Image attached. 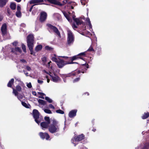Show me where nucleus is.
Returning a JSON list of instances; mask_svg holds the SVG:
<instances>
[{
    "mask_svg": "<svg viewBox=\"0 0 149 149\" xmlns=\"http://www.w3.org/2000/svg\"><path fill=\"white\" fill-rule=\"evenodd\" d=\"M66 19L69 22H71L72 21L71 19L70 18L69 16L68 17V18H67Z\"/></svg>",
    "mask_w": 149,
    "mask_h": 149,
    "instance_id": "338daca9",
    "label": "nucleus"
},
{
    "mask_svg": "<svg viewBox=\"0 0 149 149\" xmlns=\"http://www.w3.org/2000/svg\"><path fill=\"white\" fill-rule=\"evenodd\" d=\"M17 97L18 99L20 101L22 102L21 100L23 98V96L21 94H19V95H15Z\"/></svg>",
    "mask_w": 149,
    "mask_h": 149,
    "instance_id": "c756f323",
    "label": "nucleus"
},
{
    "mask_svg": "<svg viewBox=\"0 0 149 149\" xmlns=\"http://www.w3.org/2000/svg\"><path fill=\"white\" fill-rule=\"evenodd\" d=\"M26 38L27 45L30 52V54L35 56L36 52L33 50L34 47V36L32 34H29L28 36Z\"/></svg>",
    "mask_w": 149,
    "mask_h": 149,
    "instance_id": "f257e3e1",
    "label": "nucleus"
},
{
    "mask_svg": "<svg viewBox=\"0 0 149 149\" xmlns=\"http://www.w3.org/2000/svg\"><path fill=\"white\" fill-rule=\"evenodd\" d=\"M45 49L46 50L49 51H52L53 49L52 48L48 46H46L45 47Z\"/></svg>",
    "mask_w": 149,
    "mask_h": 149,
    "instance_id": "7c9ffc66",
    "label": "nucleus"
},
{
    "mask_svg": "<svg viewBox=\"0 0 149 149\" xmlns=\"http://www.w3.org/2000/svg\"><path fill=\"white\" fill-rule=\"evenodd\" d=\"M72 2H71V1H65L64 0L63 1V3H61L62 4V5L61 6H62L64 5V4H66V3L70 4Z\"/></svg>",
    "mask_w": 149,
    "mask_h": 149,
    "instance_id": "a19ab883",
    "label": "nucleus"
},
{
    "mask_svg": "<svg viewBox=\"0 0 149 149\" xmlns=\"http://www.w3.org/2000/svg\"><path fill=\"white\" fill-rule=\"evenodd\" d=\"M74 37L72 32L70 30L68 31L67 44L70 45L73 43L74 41Z\"/></svg>",
    "mask_w": 149,
    "mask_h": 149,
    "instance_id": "20e7f679",
    "label": "nucleus"
},
{
    "mask_svg": "<svg viewBox=\"0 0 149 149\" xmlns=\"http://www.w3.org/2000/svg\"><path fill=\"white\" fill-rule=\"evenodd\" d=\"M1 30L2 32V36H5L7 33V25L6 23L2 24L1 27Z\"/></svg>",
    "mask_w": 149,
    "mask_h": 149,
    "instance_id": "4468645a",
    "label": "nucleus"
},
{
    "mask_svg": "<svg viewBox=\"0 0 149 149\" xmlns=\"http://www.w3.org/2000/svg\"><path fill=\"white\" fill-rule=\"evenodd\" d=\"M45 120V122L50 124V118L48 116H45L44 117Z\"/></svg>",
    "mask_w": 149,
    "mask_h": 149,
    "instance_id": "cd10ccee",
    "label": "nucleus"
},
{
    "mask_svg": "<svg viewBox=\"0 0 149 149\" xmlns=\"http://www.w3.org/2000/svg\"><path fill=\"white\" fill-rule=\"evenodd\" d=\"M45 99L49 103H51L52 102V100L48 97H45Z\"/></svg>",
    "mask_w": 149,
    "mask_h": 149,
    "instance_id": "f704fd0d",
    "label": "nucleus"
},
{
    "mask_svg": "<svg viewBox=\"0 0 149 149\" xmlns=\"http://www.w3.org/2000/svg\"><path fill=\"white\" fill-rule=\"evenodd\" d=\"M72 27L73 28H77V26L75 25L74 23L72 25Z\"/></svg>",
    "mask_w": 149,
    "mask_h": 149,
    "instance_id": "e2e57ef3",
    "label": "nucleus"
},
{
    "mask_svg": "<svg viewBox=\"0 0 149 149\" xmlns=\"http://www.w3.org/2000/svg\"><path fill=\"white\" fill-rule=\"evenodd\" d=\"M39 113L38 111L36 109H33V115L35 122L38 124L40 123V121L38 120L39 118Z\"/></svg>",
    "mask_w": 149,
    "mask_h": 149,
    "instance_id": "0eeeda50",
    "label": "nucleus"
},
{
    "mask_svg": "<svg viewBox=\"0 0 149 149\" xmlns=\"http://www.w3.org/2000/svg\"><path fill=\"white\" fill-rule=\"evenodd\" d=\"M86 52L81 53L77 55L71 57L69 58L70 59L71 61H73L79 58L84 60L83 57H86Z\"/></svg>",
    "mask_w": 149,
    "mask_h": 149,
    "instance_id": "39448f33",
    "label": "nucleus"
},
{
    "mask_svg": "<svg viewBox=\"0 0 149 149\" xmlns=\"http://www.w3.org/2000/svg\"><path fill=\"white\" fill-rule=\"evenodd\" d=\"M47 26L53 30V31L59 37H61V35L60 32L58 29L55 26H54L50 24H47Z\"/></svg>",
    "mask_w": 149,
    "mask_h": 149,
    "instance_id": "1a4fd4ad",
    "label": "nucleus"
},
{
    "mask_svg": "<svg viewBox=\"0 0 149 149\" xmlns=\"http://www.w3.org/2000/svg\"><path fill=\"white\" fill-rule=\"evenodd\" d=\"M14 79H11L8 82L7 84V86L8 87L12 88H13L12 86V85L13 84Z\"/></svg>",
    "mask_w": 149,
    "mask_h": 149,
    "instance_id": "5701e85b",
    "label": "nucleus"
},
{
    "mask_svg": "<svg viewBox=\"0 0 149 149\" xmlns=\"http://www.w3.org/2000/svg\"><path fill=\"white\" fill-rule=\"evenodd\" d=\"M22 47L23 52H26V47L25 45L23 44H22Z\"/></svg>",
    "mask_w": 149,
    "mask_h": 149,
    "instance_id": "ea45409f",
    "label": "nucleus"
},
{
    "mask_svg": "<svg viewBox=\"0 0 149 149\" xmlns=\"http://www.w3.org/2000/svg\"><path fill=\"white\" fill-rule=\"evenodd\" d=\"M8 0H0V7L1 8L5 6Z\"/></svg>",
    "mask_w": 149,
    "mask_h": 149,
    "instance_id": "4be33fe9",
    "label": "nucleus"
},
{
    "mask_svg": "<svg viewBox=\"0 0 149 149\" xmlns=\"http://www.w3.org/2000/svg\"><path fill=\"white\" fill-rule=\"evenodd\" d=\"M42 48V46L41 45H37L35 48V50L36 52H38L41 50Z\"/></svg>",
    "mask_w": 149,
    "mask_h": 149,
    "instance_id": "aec40b11",
    "label": "nucleus"
},
{
    "mask_svg": "<svg viewBox=\"0 0 149 149\" xmlns=\"http://www.w3.org/2000/svg\"><path fill=\"white\" fill-rule=\"evenodd\" d=\"M18 44V42L17 41H15L14 42H13L12 43V44L13 45L16 46L17 45V44Z\"/></svg>",
    "mask_w": 149,
    "mask_h": 149,
    "instance_id": "5fc2aeb1",
    "label": "nucleus"
},
{
    "mask_svg": "<svg viewBox=\"0 0 149 149\" xmlns=\"http://www.w3.org/2000/svg\"><path fill=\"white\" fill-rule=\"evenodd\" d=\"M49 107L53 109H55V107H54V106L52 104H49Z\"/></svg>",
    "mask_w": 149,
    "mask_h": 149,
    "instance_id": "4d7b16f0",
    "label": "nucleus"
},
{
    "mask_svg": "<svg viewBox=\"0 0 149 149\" xmlns=\"http://www.w3.org/2000/svg\"><path fill=\"white\" fill-rule=\"evenodd\" d=\"M80 73V70H75L67 74H63L61 77L63 79L66 78L67 77L75 76L76 75Z\"/></svg>",
    "mask_w": 149,
    "mask_h": 149,
    "instance_id": "7ed1b4c3",
    "label": "nucleus"
},
{
    "mask_svg": "<svg viewBox=\"0 0 149 149\" xmlns=\"http://www.w3.org/2000/svg\"><path fill=\"white\" fill-rule=\"evenodd\" d=\"M17 11H21V8L19 6H17Z\"/></svg>",
    "mask_w": 149,
    "mask_h": 149,
    "instance_id": "13d9d810",
    "label": "nucleus"
},
{
    "mask_svg": "<svg viewBox=\"0 0 149 149\" xmlns=\"http://www.w3.org/2000/svg\"><path fill=\"white\" fill-rule=\"evenodd\" d=\"M43 0H31L30 1L29 3L31 4H36L42 3L43 2Z\"/></svg>",
    "mask_w": 149,
    "mask_h": 149,
    "instance_id": "6ab92c4d",
    "label": "nucleus"
},
{
    "mask_svg": "<svg viewBox=\"0 0 149 149\" xmlns=\"http://www.w3.org/2000/svg\"><path fill=\"white\" fill-rule=\"evenodd\" d=\"M27 87L29 88H31L32 87V85L31 83L27 84L26 85Z\"/></svg>",
    "mask_w": 149,
    "mask_h": 149,
    "instance_id": "864d4df0",
    "label": "nucleus"
},
{
    "mask_svg": "<svg viewBox=\"0 0 149 149\" xmlns=\"http://www.w3.org/2000/svg\"><path fill=\"white\" fill-rule=\"evenodd\" d=\"M47 14L46 12L44 11L41 12L40 14L39 21L41 22H43L45 21L47 19Z\"/></svg>",
    "mask_w": 149,
    "mask_h": 149,
    "instance_id": "9d476101",
    "label": "nucleus"
},
{
    "mask_svg": "<svg viewBox=\"0 0 149 149\" xmlns=\"http://www.w3.org/2000/svg\"><path fill=\"white\" fill-rule=\"evenodd\" d=\"M61 57L64 58L65 60H67L66 61H71V60L69 58H71V57H68V56H61Z\"/></svg>",
    "mask_w": 149,
    "mask_h": 149,
    "instance_id": "72a5a7b5",
    "label": "nucleus"
},
{
    "mask_svg": "<svg viewBox=\"0 0 149 149\" xmlns=\"http://www.w3.org/2000/svg\"><path fill=\"white\" fill-rule=\"evenodd\" d=\"M21 103L22 105L26 108H30L31 107V106L29 104H27L25 102L22 101Z\"/></svg>",
    "mask_w": 149,
    "mask_h": 149,
    "instance_id": "393cba45",
    "label": "nucleus"
},
{
    "mask_svg": "<svg viewBox=\"0 0 149 149\" xmlns=\"http://www.w3.org/2000/svg\"><path fill=\"white\" fill-rule=\"evenodd\" d=\"M44 112L48 114H51L52 113L51 111L49 109H45L44 110Z\"/></svg>",
    "mask_w": 149,
    "mask_h": 149,
    "instance_id": "e433bc0d",
    "label": "nucleus"
},
{
    "mask_svg": "<svg viewBox=\"0 0 149 149\" xmlns=\"http://www.w3.org/2000/svg\"><path fill=\"white\" fill-rule=\"evenodd\" d=\"M68 64H79L78 63L76 62H74L73 61H68Z\"/></svg>",
    "mask_w": 149,
    "mask_h": 149,
    "instance_id": "8fccbe9b",
    "label": "nucleus"
},
{
    "mask_svg": "<svg viewBox=\"0 0 149 149\" xmlns=\"http://www.w3.org/2000/svg\"><path fill=\"white\" fill-rule=\"evenodd\" d=\"M63 15L64 16L67 18H68V17L69 16V15L68 14H67L66 12L64 11L63 12Z\"/></svg>",
    "mask_w": 149,
    "mask_h": 149,
    "instance_id": "09e8293b",
    "label": "nucleus"
},
{
    "mask_svg": "<svg viewBox=\"0 0 149 149\" xmlns=\"http://www.w3.org/2000/svg\"><path fill=\"white\" fill-rule=\"evenodd\" d=\"M39 135L40 138L42 139H45L46 140H48L50 138L49 135L47 132H40L39 133Z\"/></svg>",
    "mask_w": 149,
    "mask_h": 149,
    "instance_id": "9b49d317",
    "label": "nucleus"
},
{
    "mask_svg": "<svg viewBox=\"0 0 149 149\" xmlns=\"http://www.w3.org/2000/svg\"><path fill=\"white\" fill-rule=\"evenodd\" d=\"M80 79V76L79 77L75 78L73 80V83H75L78 82L79 81Z\"/></svg>",
    "mask_w": 149,
    "mask_h": 149,
    "instance_id": "4c0bfd02",
    "label": "nucleus"
},
{
    "mask_svg": "<svg viewBox=\"0 0 149 149\" xmlns=\"http://www.w3.org/2000/svg\"><path fill=\"white\" fill-rule=\"evenodd\" d=\"M20 61L22 63H26V61L24 59H21Z\"/></svg>",
    "mask_w": 149,
    "mask_h": 149,
    "instance_id": "69168bd1",
    "label": "nucleus"
},
{
    "mask_svg": "<svg viewBox=\"0 0 149 149\" xmlns=\"http://www.w3.org/2000/svg\"><path fill=\"white\" fill-rule=\"evenodd\" d=\"M43 81L42 80H40L39 79H38V82L39 84H42L43 83Z\"/></svg>",
    "mask_w": 149,
    "mask_h": 149,
    "instance_id": "052dcab7",
    "label": "nucleus"
},
{
    "mask_svg": "<svg viewBox=\"0 0 149 149\" xmlns=\"http://www.w3.org/2000/svg\"><path fill=\"white\" fill-rule=\"evenodd\" d=\"M26 69L28 71H30L31 70V68L28 66H27L26 67Z\"/></svg>",
    "mask_w": 149,
    "mask_h": 149,
    "instance_id": "6e6d98bb",
    "label": "nucleus"
},
{
    "mask_svg": "<svg viewBox=\"0 0 149 149\" xmlns=\"http://www.w3.org/2000/svg\"><path fill=\"white\" fill-rule=\"evenodd\" d=\"M48 2L52 4H54L56 5H58L60 6L62 5L61 3L56 0H47Z\"/></svg>",
    "mask_w": 149,
    "mask_h": 149,
    "instance_id": "a211bd4d",
    "label": "nucleus"
},
{
    "mask_svg": "<svg viewBox=\"0 0 149 149\" xmlns=\"http://www.w3.org/2000/svg\"><path fill=\"white\" fill-rule=\"evenodd\" d=\"M49 75L52 78L51 79L53 82H57L59 81H60L61 78L59 77L56 74H54V76H53L51 72H49Z\"/></svg>",
    "mask_w": 149,
    "mask_h": 149,
    "instance_id": "f8f14e48",
    "label": "nucleus"
},
{
    "mask_svg": "<svg viewBox=\"0 0 149 149\" xmlns=\"http://www.w3.org/2000/svg\"><path fill=\"white\" fill-rule=\"evenodd\" d=\"M81 70H80V73H84L86 72L87 69L89 68V65L88 64L86 63L85 64L81 65Z\"/></svg>",
    "mask_w": 149,
    "mask_h": 149,
    "instance_id": "2eb2a0df",
    "label": "nucleus"
},
{
    "mask_svg": "<svg viewBox=\"0 0 149 149\" xmlns=\"http://www.w3.org/2000/svg\"><path fill=\"white\" fill-rule=\"evenodd\" d=\"M13 90V93L15 95H17L18 94V92H20L22 91V88L19 85L16 86L15 89L14 88H12Z\"/></svg>",
    "mask_w": 149,
    "mask_h": 149,
    "instance_id": "ddd939ff",
    "label": "nucleus"
},
{
    "mask_svg": "<svg viewBox=\"0 0 149 149\" xmlns=\"http://www.w3.org/2000/svg\"><path fill=\"white\" fill-rule=\"evenodd\" d=\"M77 112L76 110H72L69 112L68 114L69 116L71 118L75 116L76 115Z\"/></svg>",
    "mask_w": 149,
    "mask_h": 149,
    "instance_id": "f3484780",
    "label": "nucleus"
},
{
    "mask_svg": "<svg viewBox=\"0 0 149 149\" xmlns=\"http://www.w3.org/2000/svg\"><path fill=\"white\" fill-rule=\"evenodd\" d=\"M149 117V112H147L146 113H145L142 116V118L143 119H145L148 118Z\"/></svg>",
    "mask_w": 149,
    "mask_h": 149,
    "instance_id": "a878e982",
    "label": "nucleus"
},
{
    "mask_svg": "<svg viewBox=\"0 0 149 149\" xmlns=\"http://www.w3.org/2000/svg\"><path fill=\"white\" fill-rule=\"evenodd\" d=\"M16 15L17 17H20L21 16V11H17L16 12Z\"/></svg>",
    "mask_w": 149,
    "mask_h": 149,
    "instance_id": "2f4dec72",
    "label": "nucleus"
},
{
    "mask_svg": "<svg viewBox=\"0 0 149 149\" xmlns=\"http://www.w3.org/2000/svg\"><path fill=\"white\" fill-rule=\"evenodd\" d=\"M149 146V143L145 144L143 149H148Z\"/></svg>",
    "mask_w": 149,
    "mask_h": 149,
    "instance_id": "c9c22d12",
    "label": "nucleus"
},
{
    "mask_svg": "<svg viewBox=\"0 0 149 149\" xmlns=\"http://www.w3.org/2000/svg\"><path fill=\"white\" fill-rule=\"evenodd\" d=\"M34 4L32 6H31V8H30V9H29V12H31L32 10V9L33 8V6H34L36 5H38V4Z\"/></svg>",
    "mask_w": 149,
    "mask_h": 149,
    "instance_id": "603ef678",
    "label": "nucleus"
},
{
    "mask_svg": "<svg viewBox=\"0 0 149 149\" xmlns=\"http://www.w3.org/2000/svg\"><path fill=\"white\" fill-rule=\"evenodd\" d=\"M52 60L53 61L55 62L56 63L58 61V60L56 57H52Z\"/></svg>",
    "mask_w": 149,
    "mask_h": 149,
    "instance_id": "c03bdc74",
    "label": "nucleus"
},
{
    "mask_svg": "<svg viewBox=\"0 0 149 149\" xmlns=\"http://www.w3.org/2000/svg\"><path fill=\"white\" fill-rule=\"evenodd\" d=\"M74 21L75 22L77 25L82 24L83 23V22L82 20H80V19L78 18H76L74 19Z\"/></svg>",
    "mask_w": 149,
    "mask_h": 149,
    "instance_id": "412c9836",
    "label": "nucleus"
},
{
    "mask_svg": "<svg viewBox=\"0 0 149 149\" xmlns=\"http://www.w3.org/2000/svg\"><path fill=\"white\" fill-rule=\"evenodd\" d=\"M38 102L39 103V105H38L39 106H40V105H45L46 104V101L40 99H39L38 100Z\"/></svg>",
    "mask_w": 149,
    "mask_h": 149,
    "instance_id": "b1692460",
    "label": "nucleus"
},
{
    "mask_svg": "<svg viewBox=\"0 0 149 149\" xmlns=\"http://www.w3.org/2000/svg\"><path fill=\"white\" fill-rule=\"evenodd\" d=\"M38 93L40 95H41V96H43L45 95V94L42 93L40 92H38Z\"/></svg>",
    "mask_w": 149,
    "mask_h": 149,
    "instance_id": "680f3d73",
    "label": "nucleus"
},
{
    "mask_svg": "<svg viewBox=\"0 0 149 149\" xmlns=\"http://www.w3.org/2000/svg\"><path fill=\"white\" fill-rule=\"evenodd\" d=\"M88 51H93V52H95V50L91 46L89 49L87 50Z\"/></svg>",
    "mask_w": 149,
    "mask_h": 149,
    "instance_id": "de8ad7c7",
    "label": "nucleus"
},
{
    "mask_svg": "<svg viewBox=\"0 0 149 149\" xmlns=\"http://www.w3.org/2000/svg\"><path fill=\"white\" fill-rule=\"evenodd\" d=\"M32 94L35 96L36 95V93L35 91H33L32 92Z\"/></svg>",
    "mask_w": 149,
    "mask_h": 149,
    "instance_id": "774afa93",
    "label": "nucleus"
},
{
    "mask_svg": "<svg viewBox=\"0 0 149 149\" xmlns=\"http://www.w3.org/2000/svg\"><path fill=\"white\" fill-rule=\"evenodd\" d=\"M11 52L13 53H16V48H12L11 49Z\"/></svg>",
    "mask_w": 149,
    "mask_h": 149,
    "instance_id": "3c124183",
    "label": "nucleus"
},
{
    "mask_svg": "<svg viewBox=\"0 0 149 149\" xmlns=\"http://www.w3.org/2000/svg\"><path fill=\"white\" fill-rule=\"evenodd\" d=\"M56 113H60L61 114H63L64 113V111L61 109H58L56 111Z\"/></svg>",
    "mask_w": 149,
    "mask_h": 149,
    "instance_id": "58836bf2",
    "label": "nucleus"
},
{
    "mask_svg": "<svg viewBox=\"0 0 149 149\" xmlns=\"http://www.w3.org/2000/svg\"><path fill=\"white\" fill-rule=\"evenodd\" d=\"M68 61H65L60 58H58V61L56 63V64L59 68H61L65 65L68 64Z\"/></svg>",
    "mask_w": 149,
    "mask_h": 149,
    "instance_id": "6e6552de",
    "label": "nucleus"
},
{
    "mask_svg": "<svg viewBox=\"0 0 149 149\" xmlns=\"http://www.w3.org/2000/svg\"><path fill=\"white\" fill-rule=\"evenodd\" d=\"M16 5L15 3H10V7L12 10H14L15 9Z\"/></svg>",
    "mask_w": 149,
    "mask_h": 149,
    "instance_id": "bb28decb",
    "label": "nucleus"
},
{
    "mask_svg": "<svg viewBox=\"0 0 149 149\" xmlns=\"http://www.w3.org/2000/svg\"><path fill=\"white\" fill-rule=\"evenodd\" d=\"M16 52H19L20 53H22V50H21V49L19 47H16Z\"/></svg>",
    "mask_w": 149,
    "mask_h": 149,
    "instance_id": "a18cd8bd",
    "label": "nucleus"
},
{
    "mask_svg": "<svg viewBox=\"0 0 149 149\" xmlns=\"http://www.w3.org/2000/svg\"><path fill=\"white\" fill-rule=\"evenodd\" d=\"M50 124L46 123L45 122H43L40 123V126L42 127L43 130L44 129H47L49 128V125Z\"/></svg>",
    "mask_w": 149,
    "mask_h": 149,
    "instance_id": "dca6fc26",
    "label": "nucleus"
},
{
    "mask_svg": "<svg viewBox=\"0 0 149 149\" xmlns=\"http://www.w3.org/2000/svg\"><path fill=\"white\" fill-rule=\"evenodd\" d=\"M41 60L43 62V65H45L47 62V58L45 56H44L42 58Z\"/></svg>",
    "mask_w": 149,
    "mask_h": 149,
    "instance_id": "c85d7f7f",
    "label": "nucleus"
},
{
    "mask_svg": "<svg viewBox=\"0 0 149 149\" xmlns=\"http://www.w3.org/2000/svg\"><path fill=\"white\" fill-rule=\"evenodd\" d=\"M51 61H50L47 64V67L49 68H50L52 69V66H50V63H51Z\"/></svg>",
    "mask_w": 149,
    "mask_h": 149,
    "instance_id": "49530a36",
    "label": "nucleus"
},
{
    "mask_svg": "<svg viewBox=\"0 0 149 149\" xmlns=\"http://www.w3.org/2000/svg\"><path fill=\"white\" fill-rule=\"evenodd\" d=\"M3 19V16L0 13V22Z\"/></svg>",
    "mask_w": 149,
    "mask_h": 149,
    "instance_id": "bf43d9fd",
    "label": "nucleus"
},
{
    "mask_svg": "<svg viewBox=\"0 0 149 149\" xmlns=\"http://www.w3.org/2000/svg\"><path fill=\"white\" fill-rule=\"evenodd\" d=\"M88 25L89 26V29L92 28V26L91 22H89V23H88Z\"/></svg>",
    "mask_w": 149,
    "mask_h": 149,
    "instance_id": "0e129e2a",
    "label": "nucleus"
},
{
    "mask_svg": "<svg viewBox=\"0 0 149 149\" xmlns=\"http://www.w3.org/2000/svg\"><path fill=\"white\" fill-rule=\"evenodd\" d=\"M48 130L52 134L59 132L60 131V127L58 122L55 120H53L52 123L49 125Z\"/></svg>",
    "mask_w": 149,
    "mask_h": 149,
    "instance_id": "f03ea898",
    "label": "nucleus"
},
{
    "mask_svg": "<svg viewBox=\"0 0 149 149\" xmlns=\"http://www.w3.org/2000/svg\"><path fill=\"white\" fill-rule=\"evenodd\" d=\"M85 138V136L83 134L74 136L71 139L72 143L74 141L76 142H79L84 139Z\"/></svg>",
    "mask_w": 149,
    "mask_h": 149,
    "instance_id": "423d86ee",
    "label": "nucleus"
},
{
    "mask_svg": "<svg viewBox=\"0 0 149 149\" xmlns=\"http://www.w3.org/2000/svg\"><path fill=\"white\" fill-rule=\"evenodd\" d=\"M7 10L8 13L7 15L9 16L11 15V11L10 9L9 8H8L7 9Z\"/></svg>",
    "mask_w": 149,
    "mask_h": 149,
    "instance_id": "37998d69",
    "label": "nucleus"
},
{
    "mask_svg": "<svg viewBox=\"0 0 149 149\" xmlns=\"http://www.w3.org/2000/svg\"><path fill=\"white\" fill-rule=\"evenodd\" d=\"M88 0H81V2L82 5H85L87 3Z\"/></svg>",
    "mask_w": 149,
    "mask_h": 149,
    "instance_id": "473e14b6",
    "label": "nucleus"
},
{
    "mask_svg": "<svg viewBox=\"0 0 149 149\" xmlns=\"http://www.w3.org/2000/svg\"><path fill=\"white\" fill-rule=\"evenodd\" d=\"M97 55H100L101 53V49L100 48H98V49H97Z\"/></svg>",
    "mask_w": 149,
    "mask_h": 149,
    "instance_id": "79ce46f5",
    "label": "nucleus"
}]
</instances>
